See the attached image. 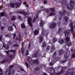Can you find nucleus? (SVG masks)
Listing matches in <instances>:
<instances>
[{
    "mask_svg": "<svg viewBox=\"0 0 75 75\" xmlns=\"http://www.w3.org/2000/svg\"><path fill=\"white\" fill-rule=\"evenodd\" d=\"M64 33L65 34V35L66 37L65 39L66 40V42H67V46L68 47H70V46L72 45V43L71 42H68V41H70L69 32V30H66L64 32Z\"/></svg>",
    "mask_w": 75,
    "mask_h": 75,
    "instance_id": "1",
    "label": "nucleus"
},
{
    "mask_svg": "<svg viewBox=\"0 0 75 75\" xmlns=\"http://www.w3.org/2000/svg\"><path fill=\"white\" fill-rule=\"evenodd\" d=\"M48 32L47 33L44 30H42L41 35L39 36V39L40 40L39 43H41V42H42V41L44 38V35L45 36L47 37L48 35Z\"/></svg>",
    "mask_w": 75,
    "mask_h": 75,
    "instance_id": "2",
    "label": "nucleus"
},
{
    "mask_svg": "<svg viewBox=\"0 0 75 75\" xmlns=\"http://www.w3.org/2000/svg\"><path fill=\"white\" fill-rule=\"evenodd\" d=\"M70 4H68L66 6L67 9L69 10H72L74 6V2L73 1H70Z\"/></svg>",
    "mask_w": 75,
    "mask_h": 75,
    "instance_id": "3",
    "label": "nucleus"
},
{
    "mask_svg": "<svg viewBox=\"0 0 75 75\" xmlns=\"http://www.w3.org/2000/svg\"><path fill=\"white\" fill-rule=\"evenodd\" d=\"M63 53H64L65 54H64V57L65 59H68V57L67 56V53L64 52L63 50H61L59 52V55H62Z\"/></svg>",
    "mask_w": 75,
    "mask_h": 75,
    "instance_id": "4",
    "label": "nucleus"
},
{
    "mask_svg": "<svg viewBox=\"0 0 75 75\" xmlns=\"http://www.w3.org/2000/svg\"><path fill=\"white\" fill-rule=\"evenodd\" d=\"M59 13L60 16L59 17V20H61L62 19L61 16H63V14H64V15H65V14H66V11H63V13L62 12L60 11L59 12Z\"/></svg>",
    "mask_w": 75,
    "mask_h": 75,
    "instance_id": "5",
    "label": "nucleus"
},
{
    "mask_svg": "<svg viewBox=\"0 0 75 75\" xmlns=\"http://www.w3.org/2000/svg\"><path fill=\"white\" fill-rule=\"evenodd\" d=\"M57 25V23L55 22H53L50 25V28H55Z\"/></svg>",
    "mask_w": 75,
    "mask_h": 75,
    "instance_id": "6",
    "label": "nucleus"
},
{
    "mask_svg": "<svg viewBox=\"0 0 75 75\" xmlns=\"http://www.w3.org/2000/svg\"><path fill=\"white\" fill-rule=\"evenodd\" d=\"M32 21V19L30 18H28V21L29 24L30 26L32 27H33V24L31 23V21Z\"/></svg>",
    "mask_w": 75,
    "mask_h": 75,
    "instance_id": "7",
    "label": "nucleus"
},
{
    "mask_svg": "<svg viewBox=\"0 0 75 75\" xmlns=\"http://www.w3.org/2000/svg\"><path fill=\"white\" fill-rule=\"evenodd\" d=\"M21 33H19V38H16V41H21V39H22V36H21ZM20 38V39H19Z\"/></svg>",
    "mask_w": 75,
    "mask_h": 75,
    "instance_id": "8",
    "label": "nucleus"
},
{
    "mask_svg": "<svg viewBox=\"0 0 75 75\" xmlns=\"http://www.w3.org/2000/svg\"><path fill=\"white\" fill-rule=\"evenodd\" d=\"M13 52V54H15L16 52V51L15 50H9L8 51H6V53L8 55H9V52Z\"/></svg>",
    "mask_w": 75,
    "mask_h": 75,
    "instance_id": "9",
    "label": "nucleus"
},
{
    "mask_svg": "<svg viewBox=\"0 0 75 75\" xmlns=\"http://www.w3.org/2000/svg\"><path fill=\"white\" fill-rule=\"evenodd\" d=\"M32 63L33 64H39V62H38V60L36 59V60H33Z\"/></svg>",
    "mask_w": 75,
    "mask_h": 75,
    "instance_id": "10",
    "label": "nucleus"
},
{
    "mask_svg": "<svg viewBox=\"0 0 75 75\" xmlns=\"http://www.w3.org/2000/svg\"><path fill=\"white\" fill-rule=\"evenodd\" d=\"M8 75H10V74H12V75H14V73H15V71L14 69H12L11 71V70H9L8 71Z\"/></svg>",
    "mask_w": 75,
    "mask_h": 75,
    "instance_id": "11",
    "label": "nucleus"
},
{
    "mask_svg": "<svg viewBox=\"0 0 75 75\" xmlns=\"http://www.w3.org/2000/svg\"><path fill=\"white\" fill-rule=\"evenodd\" d=\"M3 47H4L5 50H8L9 48V45H4V43Z\"/></svg>",
    "mask_w": 75,
    "mask_h": 75,
    "instance_id": "12",
    "label": "nucleus"
},
{
    "mask_svg": "<svg viewBox=\"0 0 75 75\" xmlns=\"http://www.w3.org/2000/svg\"><path fill=\"white\" fill-rule=\"evenodd\" d=\"M38 51H36L35 54H33L32 55V57L33 58H37L38 56Z\"/></svg>",
    "mask_w": 75,
    "mask_h": 75,
    "instance_id": "13",
    "label": "nucleus"
},
{
    "mask_svg": "<svg viewBox=\"0 0 75 75\" xmlns=\"http://www.w3.org/2000/svg\"><path fill=\"white\" fill-rule=\"evenodd\" d=\"M64 72V69H62L61 70V71L59 72L58 73H56L55 75H61V74H62Z\"/></svg>",
    "mask_w": 75,
    "mask_h": 75,
    "instance_id": "14",
    "label": "nucleus"
},
{
    "mask_svg": "<svg viewBox=\"0 0 75 75\" xmlns=\"http://www.w3.org/2000/svg\"><path fill=\"white\" fill-rule=\"evenodd\" d=\"M7 62H8V59H6L5 60H3L1 62V64H3L4 63H6Z\"/></svg>",
    "mask_w": 75,
    "mask_h": 75,
    "instance_id": "15",
    "label": "nucleus"
},
{
    "mask_svg": "<svg viewBox=\"0 0 75 75\" xmlns=\"http://www.w3.org/2000/svg\"><path fill=\"white\" fill-rule=\"evenodd\" d=\"M58 42L60 44H63L64 43V40L62 39H61L59 40Z\"/></svg>",
    "mask_w": 75,
    "mask_h": 75,
    "instance_id": "16",
    "label": "nucleus"
},
{
    "mask_svg": "<svg viewBox=\"0 0 75 75\" xmlns=\"http://www.w3.org/2000/svg\"><path fill=\"white\" fill-rule=\"evenodd\" d=\"M54 49H55V46L54 45H52L51 48V52H53L54 51Z\"/></svg>",
    "mask_w": 75,
    "mask_h": 75,
    "instance_id": "17",
    "label": "nucleus"
},
{
    "mask_svg": "<svg viewBox=\"0 0 75 75\" xmlns=\"http://www.w3.org/2000/svg\"><path fill=\"white\" fill-rule=\"evenodd\" d=\"M33 59L32 58L30 57H28V61L29 63H31L32 62Z\"/></svg>",
    "mask_w": 75,
    "mask_h": 75,
    "instance_id": "18",
    "label": "nucleus"
},
{
    "mask_svg": "<svg viewBox=\"0 0 75 75\" xmlns=\"http://www.w3.org/2000/svg\"><path fill=\"white\" fill-rule=\"evenodd\" d=\"M18 13H20V14H23L24 16H27V13L24 12H23V11H18Z\"/></svg>",
    "mask_w": 75,
    "mask_h": 75,
    "instance_id": "19",
    "label": "nucleus"
},
{
    "mask_svg": "<svg viewBox=\"0 0 75 75\" xmlns=\"http://www.w3.org/2000/svg\"><path fill=\"white\" fill-rule=\"evenodd\" d=\"M21 27L22 28H25V25L24 23H22L21 25Z\"/></svg>",
    "mask_w": 75,
    "mask_h": 75,
    "instance_id": "20",
    "label": "nucleus"
},
{
    "mask_svg": "<svg viewBox=\"0 0 75 75\" xmlns=\"http://www.w3.org/2000/svg\"><path fill=\"white\" fill-rule=\"evenodd\" d=\"M8 30L9 31H12V30H13V26H8Z\"/></svg>",
    "mask_w": 75,
    "mask_h": 75,
    "instance_id": "21",
    "label": "nucleus"
},
{
    "mask_svg": "<svg viewBox=\"0 0 75 75\" xmlns=\"http://www.w3.org/2000/svg\"><path fill=\"white\" fill-rule=\"evenodd\" d=\"M39 33V31L38 30H35L34 32V34L35 35H37V34H38V33Z\"/></svg>",
    "mask_w": 75,
    "mask_h": 75,
    "instance_id": "22",
    "label": "nucleus"
},
{
    "mask_svg": "<svg viewBox=\"0 0 75 75\" xmlns=\"http://www.w3.org/2000/svg\"><path fill=\"white\" fill-rule=\"evenodd\" d=\"M64 18L66 22H68V20L69 19V18H68V17L67 16H64Z\"/></svg>",
    "mask_w": 75,
    "mask_h": 75,
    "instance_id": "23",
    "label": "nucleus"
},
{
    "mask_svg": "<svg viewBox=\"0 0 75 75\" xmlns=\"http://www.w3.org/2000/svg\"><path fill=\"white\" fill-rule=\"evenodd\" d=\"M55 12H51L50 13L49 15V16H54L55 15Z\"/></svg>",
    "mask_w": 75,
    "mask_h": 75,
    "instance_id": "24",
    "label": "nucleus"
},
{
    "mask_svg": "<svg viewBox=\"0 0 75 75\" xmlns=\"http://www.w3.org/2000/svg\"><path fill=\"white\" fill-rule=\"evenodd\" d=\"M39 70H40V68L38 67L35 68V71H38V72H39Z\"/></svg>",
    "mask_w": 75,
    "mask_h": 75,
    "instance_id": "25",
    "label": "nucleus"
},
{
    "mask_svg": "<svg viewBox=\"0 0 75 75\" xmlns=\"http://www.w3.org/2000/svg\"><path fill=\"white\" fill-rule=\"evenodd\" d=\"M50 10L51 12H55V8H50Z\"/></svg>",
    "mask_w": 75,
    "mask_h": 75,
    "instance_id": "26",
    "label": "nucleus"
},
{
    "mask_svg": "<svg viewBox=\"0 0 75 75\" xmlns=\"http://www.w3.org/2000/svg\"><path fill=\"white\" fill-rule=\"evenodd\" d=\"M24 51H25V49L24 48H22L21 49V54H24Z\"/></svg>",
    "mask_w": 75,
    "mask_h": 75,
    "instance_id": "27",
    "label": "nucleus"
},
{
    "mask_svg": "<svg viewBox=\"0 0 75 75\" xmlns=\"http://www.w3.org/2000/svg\"><path fill=\"white\" fill-rule=\"evenodd\" d=\"M44 25V23H43V21H41L40 23V27H42Z\"/></svg>",
    "mask_w": 75,
    "mask_h": 75,
    "instance_id": "28",
    "label": "nucleus"
},
{
    "mask_svg": "<svg viewBox=\"0 0 75 75\" xmlns=\"http://www.w3.org/2000/svg\"><path fill=\"white\" fill-rule=\"evenodd\" d=\"M50 69L51 71H52V70H53L54 72H55V69L53 67H50Z\"/></svg>",
    "mask_w": 75,
    "mask_h": 75,
    "instance_id": "29",
    "label": "nucleus"
},
{
    "mask_svg": "<svg viewBox=\"0 0 75 75\" xmlns=\"http://www.w3.org/2000/svg\"><path fill=\"white\" fill-rule=\"evenodd\" d=\"M10 4L11 7H14V6H15V4L13 3H11Z\"/></svg>",
    "mask_w": 75,
    "mask_h": 75,
    "instance_id": "30",
    "label": "nucleus"
},
{
    "mask_svg": "<svg viewBox=\"0 0 75 75\" xmlns=\"http://www.w3.org/2000/svg\"><path fill=\"white\" fill-rule=\"evenodd\" d=\"M53 41L54 42V43H55V42H57V39L56 38H53Z\"/></svg>",
    "mask_w": 75,
    "mask_h": 75,
    "instance_id": "31",
    "label": "nucleus"
},
{
    "mask_svg": "<svg viewBox=\"0 0 75 75\" xmlns=\"http://www.w3.org/2000/svg\"><path fill=\"white\" fill-rule=\"evenodd\" d=\"M16 17L15 16H13L12 17V18L11 19V20L12 21H14L16 20Z\"/></svg>",
    "mask_w": 75,
    "mask_h": 75,
    "instance_id": "32",
    "label": "nucleus"
},
{
    "mask_svg": "<svg viewBox=\"0 0 75 75\" xmlns=\"http://www.w3.org/2000/svg\"><path fill=\"white\" fill-rule=\"evenodd\" d=\"M25 65L27 68H29V67H30V65H29V64H28V63H27V62H25Z\"/></svg>",
    "mask_w": 75,
    "mask_h": 75,
    "instance_id": "33",
    "label": "nucleus"
},
{
    "mask_svg": "<svg viewBox=\"0 0 75 75\" xmlns=\"http://www.w3.org/2000/svg\"><path fill=\"white\" fill-rule=\"evenodd\" d=\"M0 16L2 17H3V16H5V14L4 12H2L0 13Z\"/></svg>",
    "mask_w": 75,
    "mask_h": 75,
    "instance_id": "34",
    "label": "nucleus"
},
{
    "mask_svg": "<svg viewBox=\"0 0 75 75\" xmlns=\"http://www.w3.org/2000/svg\"><path fill=\"white\" fill-rule=\"evenodd\" d=\"M15 6H16L17 7H18L20 6V4H19L17 3H16L15 4Z\"/></svg>",
    "mask_w": 75,
    "mask_h": 75,
    "instance_id": "35",
    "label": "nucleus"
},
{
    "mask_svg": "<svg viewBox=\"0 0 75 75\" xmlns=\"http://www.w3.org/2000/svg\"><path fill=\"white\" fill-rule=\"evenodd\" d=\"M45 46H46V43L45 42H44L42 44V47H45Z\"/></svg>",
    "mask_w": 75,
    "mask_h": 75,
    "instance_id": "36",
    "label": "nucleus"
},
{
    "mask_svg": "<svg viewBox=\"0 0 75 75\" xmlns=\"http://www.w3.org/2000/svg\"><path fill=\"white\" fill-rule=\"evenodd\" d=\"M64 75H70V73L69 71H67L66 73V74Z\"/></svg>",
    "mask_w": 75,
    "mask_h": 75,
    "instance_id": "37",
    "label": "nucleus"
},
{
    "mask_svg": "<svg viewBox=\"0 0 75 75\" xmlns=\"http://www.w3.org/2000/svg\"><path fill=\"white\" fill-rule=\"evenodd\" d=\"M40 67H41V69L42 68V67H43V68H45L46 66L45 65H42L41 66H40Z\"/></svg>",
    "mask_w": 75,
    "mask_h": 75,
    "instance_id": "38",
    "label": "nucleus"
},
{
    "mask_svg": "<svg viewBox=\"0 0 75 75\" xmlns=\"http://www.w3.org/2000/svg\"><path fill=\"white\" fill-rule=\"evenodd\" d=\"M67 60H65L63 61H61V63L62 64H63V63H64V62H67Z\"/></svg>",
    "mask_w": 75,
    "mask_h": 75,
    "instance_id": "39",
    "label": "nucleus"
},
{
    "mask_svg": "<svg viewBox=\"0 0 75 75\" xmlns=\"http://www.w3.org/2000/svg\"><path fill=\"white\" fill-rule=\"evenodd\" d=\"M67 60H65L63 61H61V63L62 64H63V63H64V62H67Z\"/></svg>",
    "mask_w": 75,
    "mask_h": 75,
    "instance_id": "40",
    "label": "nucleus"
},
{
    "mask_svg": "<svg viewBox=\"0 0 75 75\" xmlns=\"http://www.w3.org/2000/svg\"><path fill=\"white\" fill-rule=\"evenodd\" d=\"M50 46H48L47 47V51H49V50H50Z\"/></svg>",
    "mask_w": 75,
    "mask_h": 75,
    "instance_id": "41",
    "label": "nucleus"
},
{
    "mask_svg": "<svg viewBox=\"0 0 75 75\" xmlns=\"http://www.w3.org/2000/svg\"><path fill=\"white\" fill-rule=\"evenodd\" d=\"M28 52H29V51L28 50H27L26 51V52L25 53V55H28Z\"/></svg>",
    "mask_w": 75,
    "mask_h": 75,
    "instance_id": "42",
    "label": "nucleus"
},
{
    "mask_svg": "<svg viewBox=\"0 0 75 75\" xmlns=\"http://www.w3.org/2000/svg\"><path fill=\"white\" fill-rule=\"evenodd\" d=\"M62 31V28H60L59 29V32L58 33H60V32H61Z\"/></svg>",
    "mask_w": 75,
    "mask_h": 75,
    "instance_id": "43",
    "label": "nucleus"
},
{
    "mask_svg": "<svg viewBox=\"0 0 75 75\" xmlns=\"http://www.w3.org/2000/svg\"><path fill=\"white\" fill-rule=\"evenodd\" d=\"M57 55V52H54L53 53V57H54Z\"/></svg>",
    "mask_w": 75,
    "mask_h": 75,
    "instance_id": "44",
    "label": "nucleus"
},
{
    "mask_svg": "<svg viewBox=\"0 0 75 75\" xmlns=\"http://www.w3.org/2000/svg\"><path fill=\"white\" fill-rule=\"evenodd\" d=\"M49 10L48 9H46L45 10V11L47 13H49Z\"/></svg>",
    "mask_w": 75,
    "mask_h": 75,
    "instance_id": "45",
    "label": "nucleus"
},
{
    "mask_svg": "<svg viewBox=\"0 0 75 75\" xmlns=\"http://www.w3.org/2000/svg\"><path fill=\"white\" fill-rule=\"evenodd\" d=\"M70 31H71V32L74 31V27H71Z\"/></svg>",
    "mask_w": 75,
    "mask_h": 75,
    "instance_id": "46",
    "label": "nucleus"
},
{
    "mask_svg": "<svg viewBox=\"0 0 75 75\" xmlns=\"http://www.w3.org/2000/svg\"><path fill=\"white\" fill-rule=\"evenodd\" d=\"M14 65L13 64L12 65L10 66H9V68H10V69H12V68L14 67Z\"/></svg>",
    "mask_w": 75,
    "mask_h": 75,
    "instance_id": "47",
    "label": "nucleus"
},
{
    "mask_svg": "<svg viewBox=\"0 0 75 75\" xmlns=\"http://www.w3.org/2000/svg\"><path fill=\"white\" fill-rule=\"evenodd\" d=\"M12 55L11 54H10L8 56V58H12Z\"/></svg>",
    "mask_w": 75,
    "mask_h": 75,
    "instance_id": "48",
    "label": "nucleus"
},
{
    "mask_svg": "<svg viewBox=\"0 0 75 75\" xmlns=\"http://www.w3.org/2000/svg\"><path fill=\"white\" fill-rule=\"evenodd\" d=\"M69 25H70L71 27H74L73 26V25H72V23H70V24H69Z\"/></svg>",
    "mask_w": 75,
    "mask_h": 75,
    "instance_id": "49",
    "label": "nucleus"
},
{
    "mask_svg": "<svg viewBox=\"0 0 75 75\" xmlns=\"http://www.w3.org/2000/svg\"><path fill=\"white\" fill-rule=\"evenodd\" d=\"M31 47V44H29L28 45V49H30V47Z\"/></svg>",
    "mask_w": 75,
    "mask_h": 75,
    "instance_id": "50",
    "label": "nucleus"
},
{
    "mask_svg": "<svg viewBox=\"0 0 75 75\" xmlns=\"http://www.w3.org/2000/svg\"><path fill=\"white\" fill-rule=\"evenodd\" d=\"M34 18H35L36 19L38 18V15L35 16L34 17Z\"/></svg>",
    "mask_w": 75,
    "mask_h": 75,
    "instance_id": "51",
    "label": "nucleus"
},
{
    "mask_svg": "<svg viewBox=\"0 0 75 75\" xmlns=\"http://www.w3.org/2000/svg\"><path fill=\"white\" fill-rule=\"evenodd\" d=\"M13 39H14H14H15V38H16V34H13Z\"/></svg>",
    "mask_w": 75,
    "mask_h": 75,
    "instance_id": "52",
    "label": "nucleus"
},
{
    "mask_svg": "<svg viewBox=\"0 0 75 75\" xmlns=\"http://www.w3.org/2000/svg\"><path fill=\"white\" fill-rule=\"evenodd\" d=\"M2 38H3V36L2 35L0 36V40L1 41H2Z\"/></svg>",
    "mask_w": 75,
    "mask_h": 75,
    "instance_id": "53",
    "label": "nucleus"
},
{
    "mask_svg": "<svg viewBox=\"0 0 75 75\" xmlns=\"http://www.w3.org/2000/svg\"><path fill=\"white\" fill-rule=\"evenodd\" d=\"M13 47H18V45H13Z\"/></svg>",
    "mask_w": 75,
    "mask_h": 75,
    "instance_id": "54",
    "label": "nucleus"
},
{
    "mask_svg": "<svg viewBox=\"0 0 75 75\" xmlns=\"http://www.w3.org/2000/svg\"><path fill=\"white\" fill-rule=\"evenodd\" d=\"M18 18H19V19H20V20H21V17L20 16H18Z\"/></svg>",
    "mask_w": 75,
    "mask_h": 75,
    "instance_id": "55",
    "label": "nucleus"
},
{
    "mask_svg": "<svg viewBox=\"0 0 75 75\" xmlns=\"http://www.w3.org/2000/svg\"><path fill=\"white\" fill-rule=\"evenodd\" d=\"M43 3L44 4H46V3H47V1H43Z\"/></svg>",
    "mask_w": 75,
    "mask_h": 75,
    "instance_id": "56",
    "label": "nucleus"
},
{
    "mask_svg": "<svg viewBox=\"0 0 75 75\" xmlns=\"http://www.w3.org/2000/svg\"><path fill=\"white\" fill-rule=\"evenodd\" d=\"M8 44H9V45H11V41H9L8 42Z\"/></svg>",
    "mask_w": 75,
    "mask_h": 75,
    "instance_id": "57",
    "label": "nucleus"
},
{
    "mask_svg": "<svg viewBox=\"0 0 75 75\" xmlns=\"http://www.w3.org/2000/svg\"><path fill=\"white\" fill-rule=\"evenodd\" d=\"M20 70H21V71H24V70L23 69L20 68Z\"/></svg>",
    "mask_w": 75,
    "mask_h": 75,
    "instance_id": "58",
    "label": "nucleus"
},
{
    "mask_svg": "<svg viewBox=\"0 0 75 75\" xmlns=\"http://www.w3.org/2000/svg\"><path fill=\"white\" fill-rule=\"evenodd\" d=\"M0 72H3V69H1L0 67Z\"/></svg>",
    "mask_w": 75,
    "mask_h": 75,
    "instance_id": "59",
    "label": "nucleus"
},
{
    "mask_svg": "<svg viewBox=\"0 0 75 75\" xmlns=\"http://www.w3.org/2000/svg\"><path fill=\"white\" fill-rule=\"evenodd\" d=\"M58 26H59L61 25V23L60 22H58L57 23Z\"/></svg>",
    "mask_w": 75,
    "mask_h": 75,
    "instance_id": "60",
    "label": "nucleus"
},
{
    "mask_svg": "<svg viewBox=\"0 0 75 75\" xmlns=\"http://www.w3.org/2000/svg\"><path fill=\"white\" fill-rule=\"evenodd\" d=\"M4 27H5V26H2L1 27V29L2 30H3V29H4Z\"/></svg>",
    "mask_w": 75,
    "mask_h": 75,
    "instance_id": "61",
    "label": "nucleus"
},
{
    "mask_svg": "<svg viewBox=\"0 0 75 75\" xmlns=\"http://www.w3.org/2000/svg\"><path fill=\"white\" fill-rule=\"evenodd\" d=\"M66 51H67V52H68V51H69V50L68 48H66Z\"/></svg>",
    "mask_w": 75,
    "mask_h": 75,
    "instance_id": "62",
    "label": "nucleus"
},
{
    "mask_svg": "<svg viewBox=\"0 0 75 75\" xmlns=\"http://www.w3.org/2000/svg\"><path fill=\"white\" fill-rule=\"evenodd\" d=\"M72 56L74 57L75 58V54L74 53L73 54H72Z\"/></svg>",
    "mask_w": 75,
    "mask_h": 75,
    "instance_id": "63",
    "label": "nucleus"
},
{
    "mask_svg": "<svg viewBox=\"0 0 75 75\" xmlns=\"http://www.w3.org/2000/svg\"><path fill=\"white\" fill-rule=\"evenodd\" d=\"M35 20H36V19L34 18V19L33 20V22H35Z\"/></svg>",
    "mask_w": 75,
    "mask_h": 75,
    "instance_id": "64",
    "label": "nucleus"
}]
</instances>
